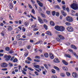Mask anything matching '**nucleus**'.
<instances>
[{
	"mask_svg": "<svg viewBox=\"0 0 78 78\" xmlns=\"http://www.w3.org/2000/svg\"><path fill=\"white\" fill-rule=\"evenodd\" d=\"M55 28L57 31H61V32H62V31H64L65 30V27L62 26H56L55 27Z\"/></svg>",
	"mask_w": 78,
	"mask_h": 78,
	"instance_id": "obj_1",
	"label": "nucleus"
},
{
	"mask_svg": "<svg viewBox=\"0 0 78 78\" xmlns=\"http://www.w3.org/2000/svg\"><path fill=\"white\" fill-rule=\"evenodd\" d=\"M71 8L74 10H77L78 9V5L76 3H73L71 5Z\"/></svg>",
	"mask_w": 78,
	"mask_h": 78,
	"instance_id": "obj_2",
	"label": "nucleus"
},
{
	"mask_svg": "<svg viewBox=\"0 0 78 78\" xmlns=\"http://www.w3.org/2000/svg\"><path fill=\"white\" fill-rule=\"evenodd\" d=\"M66 20L67 21H68V22H72L73 21V18L69 16L66 17Z\"/></svg>",
	"mask_w": 78,
	"mask_h": 78,
	"instance_id": "obj_3",
	"label": "nucleus"
},
{
	"mask_svg": "<svg viewBox=\"0 0 78 78\" xmlns=\"http://www.w3.org/2000/svg\"><path fill=\"white\" fill-rule=\"evenodd\" d=\"M37 27V25L36 24H35V25H33L32 26L31 28H33V31H37L39 29Z\"/></svg>",
	"mask_w": 78,
	"mask_h": 78,
	"instance_id": "obj_4",
	"label": "nucleus"
},
{
	"mask_svg": "<svg viewBox=\"0 0 78 78\" xmlns=\"http://www.w3.org/2000/svg\"><path fill=\"white\" fill-rule=\"evenodd\" d=\"M4 57L6 58L5 59V61H9L10 58H11V56L10 55H5L4 56Z\"/></svg>",
	"mask_w": 78,
	"mask_h": 78,
	"instance_id": "obj_5",
	"label": "nucleus"
},
{
	"mask_svg": "<svg viewBox=\"0 0 78 78\" xmlns=\"http://www.w3.org/2000/svg\"><path fill=\"white\" fill-rule=\"evenodd\" d=\"M67 30L69 32H73V27L70 26L68 27L67 28Z\"/></svg>",
	"mask_w": 78,
	"mask_h": 78,
	"instance_id": "obj_6",
	"label": "nucleus"
},
{
	"mask_svg": "<svg viewBox=\"0 0 78 78\" xmlns=\"http://www.w3.org/2000/svg\"><path fill=\"white\" fill-rule=\"evenodd\" d=\"M8 64L7 63L4 62L1 64V66L2 67H3L5 68V67H7V66Z\"/></svg>",
	"mask_w": 78,
	"mask_h": 78,
	"instance_id": "obj_7",
	"label": "nucleus"
},
{
	"mask_svg": "<svg viewBox=\"0 0 78 78\" xmlns=\"http://www.w3.org/2000/svg\"><path fill=\"white\" fill-rule=\"evenodd\" d=\"M38 20L39 21V22H40V23H41V24H43V23H44V21H43L42 20V19H41V18H40V17H39V16H38Z\"/></svg>",
	"mask_w": 78,
	"mask_h": 78,
	"instance_id": "obj_8",
	"label": "nucleus"
},
{
	"mask_svg": "<svg viewBox=\"0 0 78 78\" xmlns=\"http://www.w3.org/2000/svg\"><path fill=\"white\" fill-rule=\"evenodd\" d=\"M37 2L38 3V4L39 5V6H40V7H43V3H42V2H41L39 0H37Z\"/></svg>",
	"mask_w": 78,
	"mask_h": 78,
	"instance_id": "obj_9",
	"label": "nucleus"
},
{
	"mask_svg": "<svg viewBox=\"0 0 78 78\" xmlns=\"http://www.w3.org/2000/svg\"><path fill=\"white\" fill-rule=\"evenodd\" d=\"M58 37H59V38H60V40H64L65 39V38L64 37L61 35L58 34Z\"/></svg>",
	"mask_w": 78,
	"mask_h": 78,
	"instance_id": "obj_10",
	"label": "nucleus"
},
{
	"mask_svg": "<svg viewBox=\"0 0 78 78\" xmlns=\"http://www.w3.org/2000/svg\"><path fill=\"white\" fill-rule=\"evenodd\" d=\"M72 76L74 78H76L78 76V74L76 73H72Z\"/></svg>",
	"mask_w": 78,
	"mask_h": 78,
	"instance_id": "obj_11",
	"label": "nucleus"
},
{
	"mask_svg": "<svg viewBox=\"0 0 78 78\" xmlns=\"http://www.w3.org/2000/svg\"><path fill=\"white\" fill-rule=\"evenodd\" d=\"M53 62L55 63H57L59 62V60L58 58H55L53 60Z\"/></svg>",
	"mask_w": 78,
	"mask_h": 78,
	"instance_id": "obj_12",
	"label": "nucleus"
},
{
	"mask_svg": "<svg viewBox=\"0 0 78 78\" xmlns=\"http://www.w3.org/2000/svg\"><path fill=\"white\" fill-rule=\"evenodd\" d=\"M49 57L51 59H54V55L51 53H49Z\"/></svg>",
	"mask_w": 78,
	"mask_h": 78,
	"instance_id": "obj_13",
	"label": "nucleus"
},
{
	"mask_svg": "<svg viewBox=\"0 0 78 78\" xmlns=\"http://www.w3.org/2000/svg\"><path fill=\"white\" fill-rule=\"evenodd\" d=\"M61 12L63 16H64L65 17H66L67 16V13L65 12L64 11L62 10L61 11Z\"/></svg>",
	"mask_w": 78,
	"mask_h": 78,
	"instance_id": "obj_14",
	"label": "nucleus"
},
{
	"mask_svg": "<svg viewBox=\"0 0 78 78\" xmlns=\"http://www.w3.org/2000/svg\"><path fill=\"white\" fill-rule=\"evenodd\" d=\"M7 27H8V30L9 31H12V26L8 25L7 26Z\"/></svg>",
	"mask_w": 78,
	"mask_h": 78,
	"instance_id": "obj_15",
	"label": "nucleus"
},
{
	"mask_svg": "<svg viewBox=\"0 0 78 78\" xmlns=\"http://www.w3.org/2000/svg\"><path fill=\"white\" fill-rule=\"evenodd\" d=\"M29 24V23L27 21H26L24 23V25L25 27H28Z\"/></svg>",
	"mask_w": 78,
	"mask_h": 78,
	"instance_id": "obj_16",
	"label": "nucleus"
},
{
	"mask_svg": "<svg viewBox=\"0 0 78 78\" xmlns=\"http://www.w3.org/2000/svg\"><path fill=\"white\" fill-rule=\"evenodd\" d=\"M71 47L72 48H73V49H75V50H76L77 49L76 47L73 44L71 45Z\"/></svg>",
	"mask_w": 78,
	"mask_h": 78,
	"instance_id": "obj_17",
	"label": "nucleus"
},
{
	"mask_svg": "<svg viewBox=\"0 0 78 78\" xmlns=\"http://www.w3.org/2000/svg\"><path fill=\"white\" fill-rule=\"evenodd\" d=\"M62 62H63V64H64V65H65V66H67V65H68V62L66 61L65 60H62Z\"/></svg>",
	"mask_w": 78,
	"mask_h": 78,
	"instance_id": "obj_18",
	"label": "nucleus"
},
{
	"mask_svg": "<svg viewBox=\"0 0 78 78\" xmlns=\"http://www.w3.org/2000/svg\"><path fill=\"white\" fill-rule=\"evenodd\" d=\"M14 7V6H13V5H12V4L10 3L9 4V9H12Z\"/></svg>",
	"mask_w": 78,
	"mask_h": 78,
	"instance_id": "obj_19",
	"label": "nucleus"
},
{
	"mask_svg": "<svg viewBox=\"0 0 78 78\" xmlns=\"http://www.w3.org/2000/svg\"><path fill=\"white\" fill-rule=\"evenodd\" d=\"M44 56L45 58H48L49 55H48V53H44Z\"/></svg>",
	"mask_w": 78,
	"mask_h": 78,
	"instance_id": "obj_20",
	"label": "nucleus"
},
{
	"mask_svg": "<svg viewBox=\"0 0 78 78\" xmlns=\"http://www.w3.org/2000/svg\"><path fill=\"white\" fill-rule=\"evenodd\" d=\"M43 27L45 30H48V26L46 24H44L43 25Z\"/></svg>",
	"mask_w": 78,
	"mask_h": 78,
	"instance_id": "obj_21",
	"label": "nucleus"
},
{
	"mask_svg": "<svg viewBox=\"0 0 78 78\" xmlns=\"http://www.w3.org/2000/svg\"><path fill=\"white\" fill-rule=\"evenodd\" d=\"M50 24L51 26H54L55 25V23L53 22L52 21H50Z\"/></svg>",
	"mask_w": 78,
	"mask_h": 78,
	"instance_id": "obj_22",
	"label": "nucleus"
},
{
	"mask_svg": "<svg viewBox=\"0 0 78 78\" xmlns=\"http://www.w3.org/2000/svg\"><path fill=\"white\" fill-rule=\"evenodd\" d=\"M60 76L61 77H65L66 76V75H65V74L64 73H62L60 74Z\"/></svg>",
	"mask_w": 78,
	"mask_h": 78,
	"instance_id": "obj_23",
	"label": "nucleus"
},
{
	"mask_svg": "<svg viewBox=\"0 0 78 78\" xmlns=\"http://www.w3.org/2000/svg\"><path fill=\"white\" fill-rule=\"evenodd\" d=\"M47 35H49V36H51V33L50 31H48L46 33Z\"/></svg>",
	"mask_w": 78,
	"mask_h": 78,
	"instance_id": "obj_24",
	"label": "nucleus"
},
{
	"mask_svg": "<svg viewBox=\"0 0 78 78\" xmlns=\"http://www.w3.org/2000/svg\"><path fill=\"white\" fill-rule=\"evenodd\" d=\"M41 16L43 18H46V16L44 14L42 13H41Z\"/></svg>",
	"mask_w": 78,
	"mask_h": 78,
	"instance_id": "obj_25",
	"label": "nucleus"
},
{
	"mask_svg": "<svg viewBox=\"0 0 78 78\" xmlns=\"http://www.w3.org/2000/svg\"><path fill=\"white\" fill-rule=\"evenodd\" d=\"M34 67L36 69H39L40 68V66L38 65H34Z\"/></svg>",
	"mask_w": 78,
	"mask_h": 78,
	"instance_id": "obj_26",
	"label": "nucleus"
},
{
	"mask_svg": "<svg viewBox=\"0 0 78 78\" xmlns=\"http://www.w3.org/2000/svg\"><path fill=\"white\" fill-rule=\"evenodd\" d=\"M62 69H63V70H67L68 68L66 67L63 66L62 67Z\"/></svg>",
	"mask_w": 78,
	"mask_h": 78,
	"instance_id": "obj_27",
	"label": "nucleus"
},
{
	"mask_svg": "<svg viewBox=\"0 0 78 78\" xmlns=\"http://www.w3.org/2000/svg\"><path fill=\"white\" fill-rule=\"evenodd\" d=\"M54 68L55 69H56L57 70H58L59 71V70H60V69L58 68V67H57V66H54Z\"/></svg>",
	"mask_w": 78,
	"mask_h": 78,
	"instance_id": "obj_28",
	"label": "nucleus"
},
{
	"mask_svg": "<svg viewBox=\"0 0 78 78\" xmlns=\"http://www.w3.org/2000/svg\"><path fill=\"white\" fill-rule=\"evenodd\" d=\"M65 56L67 58H71V56L69 54H66Z\"/></svg>",
	"mask_w": 78,
	"mask_h": 78,
	"instance_id": "obj_29",
	"label": "nucleus"
},
{
	"mask_svg": "<svg viewBox=\"0 0 78 78\" xmlns=\"http://www.w3.org/2000/svg\"><path fill=\"white\" fill-rule=\"evenodd\" d=\"M5 50L7 51H8L10 50V48L9 47H6L5 48Z\"/></svg>",
	"mask_w": 78,
	"mask_h": 78,
	"instance_id": "obj_30",
	"label": "nucleus"
},
{
	"mask_svg": "<svg viewBox=\"0 0 78 78\" xmlns=\"http://www.w3.org/2000/svg\"><path fill=\"white\" fill-rule=\"evenodd\" d=\"M17 61H18V60H17V59L16 58H15L13 60V62H17Z\"/></svg>",
	"mask_w": 78,
	"mask_h": 78,
	"instance_id": "obj_31",
	"label": "nucleus"
},
{
	"mask_svg": "<svg viewBox=\"0 0 78 78\" xmlns=\"http://www.w3.org/2000/svg\"><path fill=\"white\" fill-rule=\"evenodd\" d=\"M31 12L32 14H36L35 10H34V9H32L31 10Z\"/></svg>",
	"mask_w": 78,
	"mask_h": 78,
	"instance_id": "obj_32",
	"label": "nucleus"
},
{
	"mask_svg": "<svg viewBox=\"0 0 78 78\" xmlns=\"http://www.w3.org/2000/svg\"><path fill=\"white\" fill-rule=\"evenodd\" d=\"M65 24L67 25V26H70V25H71V24L69 23L68 22H66L65 23Z\"/></svg>",
	"mask_w": 78,
	"mask_h": 78,
	"instance_id": "obj_33",
	"label": "nucleus"
},
{
	"mask_svg": "<svg viewBox=\"0 0 78 78\" xmlns=\"http://www.w3.org/2000/svg\"><path fill=\"white\" fill-rule=\"evenodd\" d=\"M55 15L57 17H59V13L58 12H56Z\"/></svg>",
	"mask_w": 78,
	"mask_h": 78,
	"instance_id": "obj_34",
	"label": "nucleus"
},
{
	"mask_svg": "<svg viewBox=\"0 0 78 78\" xmlns=\"http://www.w3.org/2000/svg\"><path fill=\"white\" fill-rule=\"evenodd\" d=\"M56 13V12L55 11H53L52 12V14L53 16H54L55 15V14Z\"/></svg>",
	"mask_w": 78,
	"mask_h": 78,
	"instance_id": "obj_35",
	"label": "nucleus"
},
{
	"mask_svg": "<svg viewBox=\"0 0 78 78\" xmlns=\"http://www.w3.org/2000/svg\"><path fill=\"white\" fill-rule=\"evenodd\" d=\"M28 69H29V70H30V71H34V69H32V68L31 67L28 68Z\"/></svg>",
	"mask_w": 78,
	"mask_h": 78,
	"instance_id": "obj_36",
	"label": "nucleus"
},
{
	"mask_svg": "<svg viewBox=\"0 0 78 78\" xmlns=\"http://www.w3.org/2000/svg\"><path fill=\"white\" fill-rule=\"evenodd\" d=\"M34 61H35V62H40V60H38V59H37L36 60V59H34Z\"/></svg>",
	"mask_w": 78,
	"mask_h": 78,
	"instance_id": "obj_37",
	"label": "nucleus"
},
{
	"mask_svg": "<svg viewBox=\"0 0 78 78\" xmlns=\"http://www.w3.org/2000/svg\"><path fill=\"white\" fill-rule=\"evenodd\" d=\"M42 42V41L40 40V41H39L36 42L35 43V45H36L37 44H40V42Z\"/></svg>",
	"mask_w": 78,
	"mask_h": 78,
	"instance_id": "obj_38",
	"label": "nucleus"
},
{
	"mask_svg": "<svg viewBox=\"0 0 78 78\" xmlns=\"http://www.w3.org/2000/svg\"><path fill=\"white\" fill-rule=\"evenodd\" d=\"M66 74L68 76H69L70 75V73L69 72H67L66 73Z\"/></svg>",
	"mask_w": 78,
	"mask_h": 78,
	"instance_id": "obj_39",
	"label": "nucleus"
},
{
	"mask_svg": "<svg viewBox=\"0 0 78 78\" xmlns=\"http://www.w3.org/2000/svg\"><path fill=\"white\" fill-rule=\"evenodd\" d=\"M44 66L45 67L46 69H48V66H47V65H46V64H44Z\"/></svg>",
	"mask_w": 78,
	"mask_h": 78,
	"instance_id": "obj_40",
	"label": "nucleus"
},
{
	"mask_svg": "<svg viewBox=\"0 0 78 78\" xmlns=\"http://www.w3.org/2000/svg\"><path fill=\"white\" fill-rule=\"evenodd\" d=\"M51 78H58V77L54 75L51 76Z\"/></svg>",
	"mask_w": 78,
	"mask_h": 78,
	"instance_id": "obj_41",
	"label": "nucleus"
},
{
	"mask_svg": "<svg viewBox=\"0 0 78 78\" xmlns=\"http://www.w3.org/2000/svg\"><path fill=\"white\" fill-rule=\"evenodd\" d=\"M43 21L44 22H45V23H48V20L45 19H43Z\"/></svg>",
	"mask_w": 78,
	"mask_h": 78,
	"instance_id": "obj_42",
	"label": "nucleus"
},
{
	"mask_svg": "<svg viewBox=\"0 0 78 78\" xmlns=\"http://www.w3.org/2000/svg\"><path fill=\"white\" fill-rule=\"evenodd\" d=\"M51 72L52 73H56V71L54 69H52L51 70Z\"/></svg>",
	"mask_w": 78,
	"mask_h": 78,
	"instance_id": "obj_43",
	"label": "nucleus"
},
{
	"mask_svg": "<svg viewBox=\"0 0 78 78\" xmlns=\"http://www.w3.org/2000/svg\"><path fill=\"white\" fill-rule=\"evenodd\" d=\"M46 13L48 15H50V11H46Z\"/></svg>",
	"mask_w": 78,
	"mask_h": 78,
	"instance_id": "obj_44",
	"label": "nucleus"
},
{
	"mask_svg": "<svg viewBox=\"0 0 78 78\" xmlns=\"http://www.w3.org/2000/svg\"><path fill=\"white\" fill-rule=\"evenodd\" d=\"M17 43V41H14L13 43V45H16Z\"/></svg>",
	"mask_w": 78,
	"mask_h": 78,
	"instance_id": "obj_45",
	"label": "nucleus"
},
{
	"mask_svg": "<svg viewBox=\"0 0 78 78\" xmlns=\"http://www.w3.org/2000/svg\"><path fill=\"white\" fill-rule=\"evenodd\" d=\"M30 16L32 19H36V18L34 17V16H33L31 14H30Z\"/></svg>",
	"mask_w": 78,
	"mask_h": 78,
	"instance_id": "obj_46",
	"label": "nucleus"
},
{
	"mask_svg": "<svg viewBox=\"0 0 78 78\" xmlns=\"http://www.w3.org/2000/svg\"><path fill=\"white\" fill-rule=\"evenodd\" d=\"M74 55H75L76 59H78V56L77 55H76V53H74Z\"/></svg>",
	"mask_w": 78,
	"mask_h": 78,
	"instance_id": "obj_47",
	"label": "nucleus"
},
{
	"mask_svg": "<svg viewBox=\"0 0 78 78\" xmlns=\"http://www.w3.org/2000/svg\"><path fill=\"white\" fill-rule=\"evenodd\" d=\"M56 39L57 41H58V42H59L60 41H61V39H59L58 38H56Z\"/></svg>",
	"mask_w": 78,
	"mask_h": 78,
	"instance_id": "obj_48",
	"label": "nucleus"
},
{
	"mask_svg": "<svg viewBox=\"0 0 78 78\" xmlns=\"http://www.w3.org/2000/svg\"><path fill=\"white\" fill-rule=\"evenodd\" d=\"M35 59H40V57L39 56H35Z\"/></svg>",
	"mask_w": 78,
	"mask_h": 78,
	"instance_id": "obj_49",
	"label": "nucleus"
},
{
	"mask_svg": "<svg viewBox=\"0 0 78 78\" xmlns=\"http://www.w3.org/2000/svg\"><path fill=\"white\" fill-rule=\"evenodd\" d=\"M68 50L71 53H73V50L71 49H69Z\"/></svg>",
	"mask_w": 78,
	"mask_h": 78,
	"instance_id": "obj_50",
	"label": "nucleus"
},
{
	"mask_svg": "<svg viewBox=\"0 0 78 78\" xmlns=\"http://www.w3.org/2000/svg\"><path fill=\"white\" fill-rule=\"evenodd\" d=\"M25 62L26 63H27V64H30V63H31V62H30V61L28 62V61L27 60H26L25 61Z\"/></svg>",
	"mask_w": 78,
	"mask_h": 78,
	"instance_id": "obj_51",
	"label": "nucleus"
},
{
	"mask_svg": "<svg viewBox=\"0 0 78 78\" xmlns=\"http://www.w3.org/2000/svg\"><path fill=\"white\" fill-rule=\"evenodd\" d=\"M20 34H18L16 36V37L17 38V39H19V38H20Z\"/></svg>",
	"mask_w": 78,
	"mask_h": 78,
	"instance_id": "obj_52",
	"label": "nucleus"
},
{
	"mask_svg": "<svg viewBox=\"0 0 78 78\" xmlns=\"http://www.w3.org/2000/svg\"><path fill=\"white\" fill-rule=\"evenodd\" d=\"M21 71L23 72V74H24V75H26V74H27L26 72H25L24 71H23V70H22Z\"/></svg>",
	"mask_w": 78,
	"mask_h": 78,
	"instance_id": "obj_53",
	"label": "nucleus"
},
{
	"mask_svg": "<svg viewBox=\"0 0 78 78\" xmlns=\"http://www.w3.org/2000/svg\"><path fill=\"white\" fill-rule=\"evenodd\" d=\"M55 7L56 8H57V9H60V7H59V5H57L55 6Z\"/></svg>",
	"mask_w": 78,
	"mask_h": 78,
	"instance_id": "obj_54",
	"label": "nucleus"
},
{
	"mask_svg": "<svg viewBox=\"0 0 78 78\" xmlns=\"http://www.w3.org/2000/svg\"><path fill=\"white\" fill-rule=\"evenodd\" d=\"M19 40H21V41H25L26 40V39H24L23 38H20Z\"/></svg>",
	"mask_w": 78,
	"mask_h": 78,
	"instance_id": "obj_55",
	"label": "nucleus"
},
{
	"mask_svg": "<svg viewBox=\"0 0 78 78\" xmlns=\"http://www.w3.org/2000/svg\"><path fill=\"white\" fill-rule=\"evenodd\" d=\"M14 59V56H13L10 59V60L12 61Z\"/></svg>",
	"mask_w": 78,
	"mask_h": 78,
	"instance_id": "obj_56",
	"label": "nucleus"
},
{
	"mask_svg": "<svg viewBox=\"0 0 78 78\" xmlns=\"http://www.w3.org/2000/svg\"><path fill=\"white\" fill-rule=\"evenodd\" d=\"M32 4H35V1L33 0H31Z\"/></svg>",
	"mask_w": 78,
	"mask_h": 78,
	"instance_id": "obj_57",
	"label": "nucleus"
},
{
	"mask_svg": "<svg viewBox=\"0 0 78 78\" xmlns=\"http://www.w3.org/2000/svg\"><path fill=\"white\" fill-rule=\"evenodd\" d=\"M27 59H28L29 61H32V59H31V58L30 57H27Z\"/></svg>",
	"mask_w": 78,
	"mask_h": 78,
	"instance_id": "obj_58",
	"label": "nucleus"
},
{
	"mask_svg": "<svg viewBox=\"0 0 78 78\" xmlns=\"http://www.w3.org/2000/svg\"><path fill=\"white\" fill-rule=\"evenodd\" d=\"M66 10L67 11V12H69L70 11V10H69V8L68 7L66 8Z\"/></svg>",
	"mask_w": 78,
	"mask_h": 78,
	"instance_id": "obj_59",
	"label": "nucleus"
},
{
	"mask_svg": "<svg viewBox=\"0 0 78 78\" xmlns=\"http://www.w3.org/2000/svg\"><path fill=\"white\" fill-rule=\"evenodd\" d=\"M28 5H29V8H30V9H32V8H33V7H32V6L30 5L29 4H28Z\"/></svg>",
	"mask_w": 78,
	"mask_h": 78,
	"instance_id": "obj_60",
	"label": "nucleus"
},
{
	"mask_svg": "<svg viewBox=\"0 0 78 78\" xmlns=\"http://www.w3.org/2000/svg\"><path fill=\"white\" fill-rule=\"evenodd\" d=\"M62 8L64 10H65L66 9V5L63 6Z\"/></svg>",
	"mask_w": 78,
	"mask_h": 78,
	"instance_id": "obj_61",
	"label": "nucleus"
},
{
	"mask_svg": "<svg viewBox=\"0 0 78 78\" xmlns=\"http://www.w3.org/2000/svg\"><path fill=\"white\" fill-rule=\"evenodd\" d=\"M25 28L23 27L22 30L23 32H25Z\"/></svg>",
	"mask_w": 78,
	"mask_h": 78,
	"instance_id": "obj_62",
	"label": "nucleus"
},
{
	"mask_svg": "<svg viewBox=\"0 0 78 78\" xmlns=\"http://www.w3.org/2000/svg\"><path fill=\"white\" fill-rule=\"evenodd\" d=\"M31 48V46L30 45H28L27 47V49H30Z\"/></svg>",
	"mask_w": 78,
	"mask_h": 78,
	"instance_id": "obj_63",
	"label": "nucleus"
},
{
	"mask_svg": "<svg viewBox=\"0 0 78 78\" xmlns=\"http://www.w3.org/2000/svg\"><path fill=\"white\" fill-rule=\"evenodd\" d=\"M11 34H14V31H11Z\"/></svg>",
	"mask_w": 78,
	"mask_h": 78,
	"instance_id": "obj_64",
	"label": "nucleus"
}]
</instances>
